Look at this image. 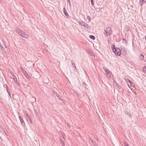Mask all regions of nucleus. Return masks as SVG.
<instances>
[{"instance_id": "f704fd0d", "label": "nucleus", "mask_w": 146, "mask_h": 146, "mask_svg": "<svg viewBox=\"0 0 146 146\" xmlns=\"http://www.w3.org/2000/svg\"><path fill=\"white\" fill-rule=\"evenodd\" d=\"M144 3L143 2H141V1H140L139 3L141 4V5H142Z\"/></svg>"}, {"instance_id": "9b49d317", "label": "nucleus", "mask_w": 146, "mask_h": 146, "mask_svg": "<svg viewBox=\"0 0 146 146\" xmlns=\"http://www.w3.org/2000/svg\"><path fill=\"white\" fill-rule=\"evenodd\" d=\"M60 144H62L63 146L64 145H65L64 143L63 140L62 139H61V138L60 139Z\"/></svg>"}, {"instance_id": "7ed1b4c3", "label": "nucleus", "mask_w": 146, "mask_h": 146, "mask_svg": "<svg viewBox=\"0 0 146 146\" xmlns=\"http://www.w3.org/2000/svg\"><path fill=\"white\" fill-rule=\"evenodd\" d=\"M102 68L105 71L106 75L111 78L112 74L110 72V70L104 67H102Z\"/></svg>"}, {"instance_id": "a878e982", "label": "nucleus", "mask_w": 146, "mask_h": 146, "mask_svg": "<svg viewBox=\"0 0 146 146\" xmlns=\"http://www.w3.org/2000/svg\"><path fill=\"white\" fill-rule=\"evenodd\" d=\"M7 91L9 95L11 97V94H10V92L9 91L8 89H7Z\"/></svg>"}, {"instance_id": "a19ab883", "label": "nucleus", "mask_w": 146, "mask_h": 146, "mask_svg": "<svg viewBox=\"0 0 146 146\" xmlns=\"http://www.w3.org/2000/svg\"><path fill=\"white\" fill-rule=\"evenodd\" d=\"M68 126L69 127H70V125L68 124Z\"/></svg>"}, {"instance_id": "de8ad7c7", "label": "nucleus", "mask_w": 146, "mask_h": 146, "mask_svg": "<svg viewBox=\"0 0 146 146\" xmlns=\"http://www.w3.org/2000/svg\"><path fill=\"white\" fill-rule=\"evenodd\" d=\"M145 48H146V46H145Z\"/></svg>"}, {"instance_id": "c85d7f7f", "label": "nucleus", "mask_w": 146, "mask_h": 146, "mask_svg": "<svg viewBox=\"0 0 146 146\" xmlns=\"http://www.w3.org/2000/svg\"><path fill=\"white\" fill-rule=\"evenodd\" d=\"M56 96H57L58 98L60 100H61V99H60V98H61V97L60 96L57 94H56Z\"/></svg>"}, {"instance_id": "4be33fe9", "label": "nucleus", "mask_w": 146, "mask_h": 146, "mask_svg": "<svg viewBox=\"0 0 146 146\" xmlns=\"http://www.w3.org/2000/svg\"><path fill=\"white\" fill-rule=\"evenodd\" d=\"M1 47V50H2L3 52H6V50L5 48L2 46Z\"/></svg>"}, {"instance_id": "49530a36", "label": "nucleus", "mask_w": 146, "mask_h": 146, "mask_svg": "<svg viewBox=\"0 0 146 146\" xmlns=\"http://www.w3.org/2000/svg\"><path fill=\"white\" fill-rule=\"evenodd\" d=\"M79 95V94H78L77 95V96H78V95Z\"/></svg>"}, {"instance_id": "dca6fc26", "label": "nucleus", "mask_w": 146, "mask_h": 146, "mask_svg": "<svg viewBox=\"0 0 146 146\" xmlns=\"http://www.w3.org/2000/svg\"><path fill=\"white\" fill-rule=\"evenodd\" d=\"M122 42L123 43H124L125 44H127V42L126 40L125 39L123 38L122 39Z\"/></svg>"}, {"instance_id": "20e7f679", "label": "nucleus", "mask_w": 146, "mask_h": 146, "mask_svg": "<svg viewBox=\"0 0 146 146\" xmlns=\"http://www.w3.org/2000/svg\"><path fill=\"white\" fill-rule=\"evenodd\" d=\"M114 52L115 55L117 56H119L121 54V50L117 48L115 49V50Z\"/></svg>"}, {"instance_id": "f8f14e48", "label": "nucleus", "mask_w": 146, "mask_h": 146, "mask_svg": "<svg viewBox=\"0 0 146 146\" xmlns=\"http://www.w3.org/2000/svg\"><path fill=\"white\" fill-rule=\"evenodd\" d=\"M122 50L125 54H127V50H125V48H122Z\"/></svg>"}, {"instance_id": "0eeeda50", "label": "nucleus", "mask_w": 146, "mask_h": 146, "mask_svg": "<svg viewBox=\"0 0 146 146\" xmlns=\"http://www.w3.org/2000/svg\"><path fill=\"white\" fill-rule=\"evenodd\" d=\"M78 23L81 25L84 26V28L86 26V24H87L85 22H84L82 21H79V22H78Z\"/></svg>"}, {"instance_id": "412c9836", "label": "nucleus", "mask_w": 146, "mask_h": 146, "mask_svg": "<svg viewBox=\"0 0 146 146\" xmlns=\"http://www.w3.org/2000/svg\"><path fill=\"white\" fill-rule=\"evenodd\" d=\"M34 111H35V115L36 116L38 117V114L37 112V111L36 110H34Z\"/></svg>"}, {"instance_id": "2f4dec72", "label": "nucleus", "mask_w": 146, "mask_h": 146, "mask_svg": "<svg viewBox=\"0 0 146 146\" xmlns=\"http://www.w3.org/2000/svg\"><path fill=\"white\" fill-rule=\"evenodd\" d=\"M29 120L31 123V124H33V123L31 119H29Z\"/></svg>"}, {"instance_id": "a18cd8bd", "label": "nucleus", "mask_w": 146, "mask_h": 146, "mask_svg": "<svg viewBox=\"0 0 146 146\" xmlns=\"http://www.w3.org/2000/svg\"><path fill=\"white\" fill-rule=\"evenodd\" d=\"M79 95V94H78L77 95V96H78V95Z\"/></svg>"}, {"instance_id": "4468645a", "label": "nucleus", "mask_w": 146, "mask_h": 146, "mask_svg": "<svg viewBox=\"0 0 146 146\" xmlns=\"http://www.w3.org/2000/svg\"><path fill=\"white\" fill-rule=\"evenodd\" d=\"M88 53L90 54L92 56H94V53H93V52H92L91 50H90L88 51Z\"/></svg>"}, {"instance_id": "aec40b11", "label": "nucleus", "mask_w": 146, "mask_h": 146, "mask_svg": "<svg viewBox=\"0 0 146 146\" xmlns=\"http://www.w3.org/2000/svg\"><path fill=\"white\" fill-rule=\"evenodd\" d=\"M143 70L144 72L146 73V66L143 68Z\"/></svg>"}, {"instance_id": "e433bc0d", "label": "nucleus", "mask_w": 146, "mask_h": 146, "mask_svg": "<svg viewBox=\"0 0 146 146\" xmlns=\"http://www.w3.org/2000/svg\"><path fill=\"white\" fill-rule=\"evenodd\" d=\"M22 71L23 72V71H25V70L23 68H22V69H21Z\"/></svg>"}, {"instance_id": "c756f323", "label": "nucleus", "mask_w": 146, "mask_h": 146, "mask_svg": "<svg viewBox=\"0 0 146 146\" xmlns=\"http://www.w3.org/2000/svg\"><path fill=\"white\" fill-rule=\"evenodd\" d=\"M25 115H26V116L27 117L28 116H29V115L28 113H27V111H25Z\"/></svg>"}, {"instance_id": "423d86ee", "label": "nucleus", "mask_w": 146, "mask_h": 146, "mask_svg": "<svg viewBox=\"0 0 146 146\" xmlns=\"http://www.w3.org/2000/svg\"><path fill=\"white\" fill-rule=\"evenodd\" d=\"M19 120L21 122V123L22 124V125L24 126L25 125V123L23 120V119L21 117L19 116Z\"/></svg>"}, {"instance_id": "39448f33", "label": "nucleus", "mask_w": 146, "mask_h": 146, "mask_svg": "<svg viewBox=\"0 0 146 146\" xmlns=\"http://www.w3.org/2000/svg\"><path fill=\"white\" fill-rule=\"evenodd\" d=\"M13 80L15 81V83L17 86H19L20 85V83L17 81V80L16 76L14 75H13Z\"/></svg>"}, {"instance_id": "ddd939ff", "label": "nucleus", "mask_w": 146, "mask_h": 146, "mask_svg": "<svg viewBox=\"0 0 146 146\" xmlns=\"http://www.w3.org/2000/svg\"><path fill=\"white\" fill-rule=\"evenodd\" d=\"M25 76V77L26 78L28 79H30L31 78V77L29 75L28 73H27L26 74H25V75H24Z\"/></svg>"}, {"instance_id": "6e6552de", "label": "nucleus", "mask_w": 146, "mask_h": 146, "mask_svg": "<svg viewBox=\"0 0 146 146\" xmlns=\"http://www.w3.org/2000/svg\"><path fill=\"white\" fill-rule=\"evenodd\" d=\"M71 63L72 66H73V68H74V70H77V69L74 62L73 61V60H72Z\"/></svg>"}, {"instance_id": "ea45409f", "label": "nucleus", "mask_w": 146, "mask_h": 146, "mask_svg": "<svg viewBox=\"0 0 146 146\" xmlns=\"http://www.w3.org/2000/svg\"><path fill=\"white\" fill-rule=\"evenodd\" d=\"M144 1V3H145L146 2V0H143Z\"/></svg>"}, {"instance_id": "58836bf2", "label": "nucleus", "mask_w": 146, "mask_h": 146, "mask_svg": "<svg viewBox=\"0 0 146 146\" xmlns=\"http://www.w3.org/2000/svg\"><path fill=\"white\" fill-rule=\"evenodd\" d=\"M125 113H127L128 115V112L127 111H125Z\"/></svg>"}, {"instance_id": "79ce46f5", "label": "nucleus", "mask_w": 146, "mask_h": 146, "mask_svg": "<svg viewBox=\"0 0 146 146\" xmlns=\"http://www.w3.org/2000/svg\"><path fill=\"white\" fill-rule=\"evenodd\" d=\"M92 142L93 143L94 141L92 140Z\"/></svg>"}, {"instance_id": "37998d69", "label": "nucleus", "mask_w": 146, "mask_h": 146, "mask_svg": "<svg viewBox=\"0 0 146 146\" xmlns=\"http://www.w3.org/2000/svg\"><path fill=\"white\" fill-rule=\"evenodd\" d=\"M145 40H146V36L145 37Z\"/></svg>"}, {"instance_id": "c03bdc74", "label": "nucleus", "mask_w": 146, "mask_h": 146, "mask_svg": "<svg viewBox=\"0 0 146 146\" xmlns=\"http://www.w3.org/2000/svg\"><path fill=\"white\" fill-rule=\"evenodd\" d=\"M22 68H23L21 66V67L20 68H21V69H22Z\"/></svg>"}, {"instance_id": "2eb2a0df", "label": "nucleus", "mask_w": 146, "mask_h": 146, "mask_svg": "<svg viewBox=\"0 0 146 146\" xmlns=\"http://www.w3.org/2000/svg\"><path fill=\"white\" fill-rule=\"evenodd\" d=\"M90 38L91 39H93V40H94L95 39V37L94 35H90L89 36Z\"/></svg>"}, {"instance_id": "5701e85b", "label": "nucleus", "mask_w": 146, "mask_h": 146, "mask_svg": "<svg viewBox=\"0 0 146 146\" xmlns=\"http://www.w3.org/2000/svg\"><path fill=\"white\" fill-rule=\"evenodd\" d=\"M124 144L125 146H129L128 143L126 141L124 142Z\"/></svg>"}, {"instance_id": "393cba45", "label": "nucleus", "mask_w": 146, "mask_h": 146, "mask_svg": "<svg viewBox=\"0 0 146 146\" xmlns=\"http://www.w3.org/2000/svg\"><path fill=\"white\" fill-rule=\"evenodd\" d=\"M125 81H126V82L128 81V82L129 83L131 84V83L132 82H131V81L130 80H129V79H126V80Z\"/></svg>"}, {"instance_id": "cd10ccee", "label": "nucleus", "mask_w": 146, "mask_h": 146, "mask_svg": "<svg viewBox=\"0 0 146 146\" xmlns=\"http://www.w3.org/2000/svg\"><path fill=\"white\" fill-rule=\"evenodd\" d=\"M87 19L89 21H91V18H90V17L89 16H88V17H87Z\"/></svg>"}, {"instance_id": "1a4fd4ad", "label": "nucleus", "mask_w": 146, "mask_h": 146, "mask_svg": "<svg viewBox=\"0 0 146 146\" xmlns=\"http://www.w3.org/2000/svg\"><path fill=\"white\" fill-rule=\"evenodd\" d=\"M63 12L64 14L66 16H69V15L67 12L66 8L64 7L63 8Z\"/></svg>"}, {"instance_id": "6ab92c4d", "label": "nucleus", "mask_w": 146, "mask_h": 146, "mask_svg": "<svg viewBox=\"0 0 146 146\" xmlns=\"http://www.w3.org/2000/svg\"><path fill=\"white\" fill-rule=\"evenodd\" d=\"M116 48H115V46L114 45H113L112 46V49L113 52H114L115 50V49H116Z\"/></svg>"}, {"instance_id": "473e14b6", "label": "nucleus", "mask_w": 146, "mask_h": 146, "mask_svg": "<svg viewBox=\"0 0 146 146\" xmlns=\"http://www.w3.org/2000/svg\"><path fill=\"white\" fill-rule=\"evenodd\" d=\"M29 119V120L31 119L30 115H29L27 117Z\"/></svg>"}, {"instance_id": "b1692460", "label": "nucleus", "mask_w": 146, "mask_h": 146, "mask_svg": "<svg viewBox=\"0 0 146 146\" xmlns=\"http://www.w3.org/2000/svg\"><path fill=\"white\" fill-rule=\"evenodd\" d=\"M3 86L4 88H6V89H8L7 87V86L6 84H4L3 85Z\"/></svg>"}, {"instance_id": "72a5a7b5", "label": "nucleus", "mask_w": 146, "mask_h": 146, "mask_svg": "<svg viewBox=\"0 0 146 146\" xmlns=\"http://www.w3.org/2000/svg\"><path fill=\"white\" fill-rule=\"evenodd\" d=\"M23 73L24 74V75H25V74H26L27 73V72L26 70L25 71H23Z\"/></svg>"}, {"instance_id": "7c9ffc66", "label": "nucleus", "mask_w": 146, "mask_h": 146, "mask_svg": "<svg viewBox=\"0 0 146 146\" xmlns=\"http://www.w3.org/2000/svg\"><path fill=\"white\" fill-rule=\"evenodd\" d=\"M67 2V3H68L70 5H71V3L70 2V0H66Z\"/></svg>"}, {"instance_id": "a211bd4d", "label": "nucleus", "mask_w": 146, "mask_h": 146, "mask_svg": "<svg viewBox=\"0 0 146 146\" xmlns=\"http://www.w3.org/2000/svg\"><path fill=\"white\" fill-rule=\"evenodd\" d=\"M86 26L85 27V28H87L88 30L90 29V26L87 24H86Z\"/></svg>"}, {"instance_id": "f3484780", "label": "nucleus", "mask_w": 146, "mask_h": 146, "mask_svg": "<svg viewBox=\"0 0 146 146\" xmlns=\"http://www.w3.org/2000/svg\"><path fill=\"white\" fill-rule=\"evenodd\" d=\"M139 58L140 59L143 60L144 59V56L143 55L141 54L139 56Z\"/></svg>"}, {"instance_id": "c9c22d12", "label": "nucleus", "mask_w": 146, "mask_h": 146, "mask_svg": "<svg viewBox=\"0 0 146 146\" xmlns=\"http://www.w3.org/2000/svg\"><path fill=\"white\" fill-rule=\"evenodd\" d=\"M10 73H11V75H14V74L13 73V72L12 71H10Z\"/></svg>"}, {"instance_id": "f257e3e1", "label": "nucleus", "mask_w": 146, "mask_h": 146, "mask_svg": "<svg viewBox=\"0 0 146 146\" xmlns=\"http://www.w3.org/2000/svg\"><path fill=\"white\" fill-rule=\"evenodd\" d=\"M112 33V29L110 27H108L106 29L104 30V34L105 36H108L111 35Z\"/></svg>"}, {"instance_id": "4c0bfd02", "label": "nucleus", "mask_w": 146, "mask_h": 146, "mask_svg": "<svg viewBox=\"0 0 146 146\" xmlns=\"http://www.w3.org/2000/svg\"><path fill=\"white\" fill-rule=\"evenodd\" d=\"M140 1H141V2H143L144 3V1L143 0H140Z\"/></svg>"}, {"instance_id": "f03ea898", "label": "nucleus", "mask_w": 146, "mask_h": 146, "mask_svg": "<svg viewBox=\"0 0 146 146\" xmlns=\"http://www.w3.org/2000/svg\"><path fill=\"white\" fill-rule=\"evenodd\" d=\"M17 32L18 34L22 37L26 38H29L28 35L23 31L19 29L17 31Z\"/></svg>"}, {"instance_id": "09e8293b", "label": "nucleus", "mask_w": 146, "mask_h": 146, "mask_svg": "<svg viewBox=\"0 0 146 146\" xmlns=\"http://www.w3.org/2000/svg\"><path fill=\"white\" fill-rule=\"evenodd\" d=\"M61 100H63V99Z\"/></svg>"}, {"instance_id": "9d476101", "label": "nucleus", "mask_w": 146, "mask_h": 146, "mask_svg": "<svg viewBox=\"0 0 146 146\" xmlns=\"http://www.w3.org/2000/svg\"><path fill=\"white\" fill-rule=\"evenodd\" d=\"M114 82L115 83V85L119 89H120L121 88V87L119 85V84L116 81H115Z\"/></svg>"}, {"instance_id": "bb28decb", "label": "nucleus", "mask_w": 146, "mask_h": 146, "mask_svg": "<svg viewBox=\"0 0 146 146\" xmlns=\"http://www.w3.org/2000/svg\"><path fill=\"white\" fill-rule=\"evenodd\" d=\"M91 5L93 6H94V1H93V0H91Z\"/></svg>"}]
</instances>
